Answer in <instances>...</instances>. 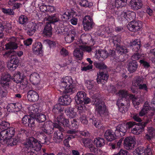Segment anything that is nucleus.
I'll list each match as a JSON object with an SVG mask.
<instances>
[{
	"mask_svg": "<svg viewBox=\"0 0 155 155\" xmlns=\"http://www.w3.org/2000/svg\"><path fill=\"white\" fill-rule=\"evenodd\" d=\"M46 134L43 131H39L37 134V139L33 137H30L24 142V145L26 147L30 148L32 147V150L36 151L41 150V144L48 145L49 143V139Z\"/></svg>",
	"mask_w": 155,
	"mask_h": 155,
	"instance_id": "obj_1",
	"label": "nucleus"
},
{
	"mask_svg": "<svg viewBox=\"0 0 155 155\" xmlns=\"http://www.w3.org/2000/svg\"><path fill=\"white\" fill-rule=\"evenodd\" d=\"M65 112L66 115L71 119L70 123H69V120L66 119L64 116L62 115L58 116L57 117V120L58 123L64 127H68L71 130H74L78 127L79 125L78 121L75 119H74L76 115V113L74 111L72 108H68L65 109Z\"/></svg>",
	"mask_w": 155,
	"mask_h": 155,
	"instance_id": "obj_2",
	"label": "nucleus"
},
{
	"mask_svg": "<svg viewBox=\"0 0 155 155\" xmlns=\"http://www.w3.org/2000/svg\"><path fill=\"white\" fill-rule=\"evenodd\" d=\"M110 41L112 42L114 46L116 48V50H110L109 54L114 59H117L116 56L120 57H124V55L127 53L128 51L125 47L121 46L120 43L121 42L120 38L119 36H115L112 37L110 39Z\"/></svg>",
	"mask_w": 155,
	"mask_h": 155,
	"instance_id": "obj_3",
	"label": "nucleus"
},
{
	"mask_svg": "<svg viewBox=\"0 0 155 155\" xmlns=\"http://www.w3.org/2000/svg\"><path fill=\"white\" fill-rule=\"evenodd\" d=\"M11 79V75L8 73L5 74L1 78L0 97L2 99L6 97L11 87L12 82Z\"/></svg>",
	"mask_w": 155,
	"mask_h": 155,
	"instance_id": "obj_4",
	"label": "nucleus"
},
{
	"mask_svg": "<svg viewBox=\"0 0 155 155\" xmlns=\"http://www.w3.org/2000/svg\"><path fill=\"white\" fill-rule=\"evenodd\" d=\"M61 89H64L65 93L72 94L75 90L74 83L71 76H67L62 78L59 83Z\"/></svg>",
	"mask_w": 155,
	"mask_h": 155,
	"instance_id": "obj_5",
	"label": "nucleus"
},
{
	"mask_svg": "<svg viewBox=\"0 0 155 155\" xmlns=\"http://www.w3.org/2000/svg\"><path fill=\"white\" fill-rule=\"evenodd\" d=\"M27 131L24 129L21 128L18 130L17 135L14 137H11L8 138L6 141L8 146H12L17 145L25 140L24 138L27 135Z\"/></svg>",
	"mask_w": 155,
	"mask_h": 155,
	"instance_id": "obj_6",
	"label": "nucleus"
},
{
	"mask_svg": "<svg viewBox=\"0 0 155 155\" xmlns=\"http://www.w3.org/2000/svg\"><path fill=\"white\" fill-rule=\"evenodd\" d=\"M95 105L96 113L98 116L104 117L108 115V109L104 102L99 98H96L93 101Z\"/></svg>",
	"mask_w": 155,
	"mask_h": 155,
	"instance_id": "obj_7",
	"label": "nucleus"
},
{
	"mask_svg": "<svg viewBox=\"0 0 155 155\" xmlns=\"http://www.w3.org/2000/svg\"><path fill=\"white\" fill-rule=\"evenodd\" d=\"M15 131L13 127H11L7 129H5L0 132V143L4 144L6 141L9 138L14 136Z\"/></svg>",
	"mask_w": 155,
	"mask_h": 155,
	"instance_id": "obj_8",
	"label": "nucleus"
},
{
	"mask_svg": "<svg viewBox=\"0 0 155 155\" xmlns=\"http://www.w3.org/2000/svg\"><path fill=\"white\" fill-rule=\"evenodd\" d=\"M127 0H115L114 4H111L110 7L111 8L113 15L116 17H118L120 14V12L118 10L119 8H121L126 5Z\"/></svg>",
	"mask_w": 155,
	"mask_h": 155,
	"instance_id": "obj_9",
	"label": "nucleus"
},
{
	"mask_svg": "<svg viewBox=\"0 0 155 155\" xmlns=\"http://www.w3.org/2000/svg\"><path fill=\"white\" fill-rule=\"evenodd\" d=\"M151 107H150V104L147 102L144 103L143 107L139 113V115L137 114H134L132 118L134 120L139 123H141L142 120L139 117L145 116L148 111H150Z\"/></svg>",
	"mask_w": 155,
	"mask_h": 155,
	"instance_id": "obj_10",
	"label": "nucleus"
},
{
	"mask_svg": "<svg viewBox=\"0 0 155 155\" xmlns=\"http://www.w3.org/2000/svg\"><path fill=\"white\" fill-rule=\"evenodd\" d=\"M75 101L77 104H88L91 102V100L86 97V93L84 91L78 92L75 97Z\"/></svg>",
	"mask_w": 155,
	"mask_h": 155,
	"instance_id": "obj_11",
	"label": "nucleus"
},
{
	"mask_svg": "<svg viewBox=\"0 0 155 155\" xmlns=\"http://www.w3.org/2000/svg\"><path fill=\"white\" fill-rule=\"evenodd\" d=\"M59 125V127L55 129V132L53 134V140L54 142L58 143L61 142L64 137V135L66 133V130Z\"/></svg>",
	"mask_w": 155,
	"mask_h": 155,
	"instance_id": "obj_12",
	"label": "nucleus"
},
{
	"mask_svg": "<svg viewBox=\"0 0 155 155\" xmlns=\"http://www.w3.org/2000/svg\"><path fill=\"white\" fill-rule=\"evenodd\" d=\"M135 17L136 14L135 12L126 11L121 13L119 19L122 22L126 23L131 20H133Z\"/></svg>",
	"mask_w": 155,
	"mask_h": 155,
	"instance_id": "obj_13",
	"label": "nucleus"
},
{
	"mask_svg": "<svg viewBox=\"0 0 155 155\" xmlns=\"http://www.w3.org/2000/svg\"><path fill=\"white\" fill-rule=\"evenodd\" d=\"M146 119L145 121L141 123H138L136 125L134 128L131 130L132 133L134 134L139 135L144 130V128L148 123L150 122V120L146 117Z\"/></svg>",
	"mask_w": 155,
	"mask_h": 155,
	"instance_id": "obj_14",
	"label": "nucleus"
},
{
	"mask_svg": "<svg viewBox=\"0 0 155 155\" xmlns=\"http://www.w3.org/2000/svg\"><path fill=\"white\" fill-rule=\"evenodd\" d=\"M127 27L130 31L135 32L140 30L142 25L140 21H136L132 20L129 22Z\"/></svg>",
	"mask_w": 155,
	"mask_h": 155,
	"instance_id": "obj_15",
	"label": "nucleus"
},
{
	"mask_svg": "<svg viewBox=\"0 0 155 155\" xmlns=\"http://www.w3.org/2000/svg\"><path fill=\"white\" fill-rule=\"evenodd\" d=\"M94 22L92 18L90 15H86L83 19L82 24L84 29L88 31L92 29L94 26Z\"/></svg>",
	"mask_w": 155,
	"mask_h": 155,
	"instance_id": "obj_16",
	"label": "nucleus"
},
{
	"mask_svg": "<svg viewBox=\"0 0 155 155\" xmlns=\"http://www.w3.org/2000/svg\"><path fill=\"white\" fill-rule=\"evenodd\" d=\"M19 59L15 55H11L10 61L8 64V69L11 71H14L19 65Z\"/></svg>",
	"mask_w": 155,
	"mask_h": 155,
	"instance_id": "obj_17",
	"label": "nucleus"
},
{
	"mask_svg": "<svg viewBox=\"0 0 155 155\" xmlns=\"http://www.w3.org/2000/svg\"><path fill=\"white\" fill-rule=\"evenodd\" d=\"M22 122L27 127L32 128L35 126V119L29 115H25L22 118Z\"/></svg>",
	"mask_w": 155,
	"mask_h": 155,
	"instance_id": "obj_18",
	"label": "nucleus"
},
{
	"mask_svg": "<svg viewBox=\"0 0 155 155\" xmlns=\"http://www.w3.org/2000/svg\"><path fill=\"white\" fill-rule=\"evenodd\" d=\"M150 152L151 153V155H152V153L150 145H148L147 146V147L146 148L145 147L140 146L137 148L133 152V155H146L147 153Z\"/></svg>",
	"mask_w": 155,
	"mask_h": 155,
	"instance_id": "obj_19",
	"label": "nucleus"
},
{
	"mask_svg": "<svg viewBox=\"0 0 155 155\" xmlns=\"http://www.w3.org/2000/svg\"><path fill=\"white\" fill-rule=\"evenodd\" d=\"M56 122L55 123L53 124L51 123H48L46 122L45 128L44 130V132L46 134H49L53 133L54 129H55L58 127H59V124L57 121V118L55 120Z\"/></svg>",
	"mask_w": 155,
	"mask_h": 155,
	"instance_id": "obj_20",
	"label": "nucleus"
},
{
	"mask_svg": "<svg viewBox=\"0 0 155 155\" xmlns=\"http://www.w3.org/2000/svg\"><path fill=\"white\" fill-rule=\"evenodd\" d=\"M6 108L9 112H18L21 109L22 105L21 103L18 102L10 103L7 106Z\"/></svg>",
	"mask_w": 155,
	"mask_h": 155,
	"instance_id": "obj_21",
	"label": "nucleus"
},
{
	"mask_svg": "<svg viewBox=\"0 0 155 155\" xmlns=\"http://www.w3.org/2000/svg\"><path fill=\"white\" fill-rule=\"evenodd\" d=\"M42 48L43 46L41 42H35L32 45V50L33 53L35 54L42 55L43 52Z\"/></svg>",
	"mask_w": 155,
	"mask_h": 155,
	"instance_id": "obj_22",
	"label": "nucleus"
},
{
	"mask_svg": "<svg viewBox=\"0 0 155 155\" xmlns=\"http://www.w3.org/2000/svg\"><path fill=\"white\" fill-rule=\"evenodd\" d=\"M109 78V75L107 71H100L97 74V81L98 83L104 82L106 83Z\"/></svg>",
	"mask_w": 155,
	"mask_h": 155,
	"instance_id": "obj_23",
	"label": "nucleus"
},
{
	"mask_svg": "<svg viewBox=\"0 0 155 155\" xmlns=\"http://www.w3.org/2000/svg\"><path fill=\"white\" fill-rule=\"evenodd\" d=\"M135 142L132 137H128L125 138L124 141V147L127 150L132 149L135 146Z\"/></svg>",
	"mask_w": 155,
	"mask_h": 155,
	"instance_id": "obj_24",
	"label": "nucleus"
},
{
	"mask_svg": "<svg viewBox=\"0 0 155 155\" xmlns=\"http://www.w3.org/2000/svg\"><path fill=\"white\" fill-rule=\"evenodd\" d=\"M127 130L125 124L122 123L116 127L115 133L117 135V137H120L124 135L125 133L127 132Z\"/></svg>",
	"mask_w": 155,
	"mask_h": 155,
	"instance_id": "obj_25",
	"label": "nucleus"
},
{
	"mask_svg": "<svg viewBox=\"0 0 155 155\" xmlns=\"http://www.w3.org/2000/svg\"><path fill=\"white\" fill-rule=\"evenodd\" d=\"M68 134H70L66 137L64 140V144L66 147H69V141L71 139L77 137L76 134L77 131L74 130H68L67 131Z\"/></svg>",
	"mask_w": 155,
	"mask_h": 155,
	"instance_id": "obj_26",
	"label": "nucleus"
},
{
	"mask_svg": "<svg viewBox=\"0 0 155 155\" xmlns=\"http://www.w3.org/2000/svg\"><path fill=\"white\" fill-rule=\"evenodd\" d=\"M104 136L105 138L108 141H112L116 139L117 135L112 130H107L104 133Z\"/></svg>",
	"mask_w": 155,
	"mask_h": 155,
	"instance_id": "obj_27",
	"label": "nucleus"
},
{
	"mask_svg": "<svg viewBox=\"0 0 155 155\" xmlns=\"http://www.w3.org/2000/svg\"><path fill=\"white\" fill-rule=\"evenodd\" d=\"M39 95L35 91L29 90L27 93V97L28 100L30 102H35L39 99Z\"/></svg>",
	"mask_w": 155,
	"mask_h": 155,
	"instance_id": "obj_28",
	"label": "nucleus"
},
{
	"mask_svg": "<svg viewBox=\"0 0 155 155\" xmlns=\"http://www.w3.org/2000/svg\"><path fill=\"white\" fill-rule=\"evenodd\" d=\"M71 101V99L68 94H65L60 97L58 99V103L61 106L69 105Z\"/></svg>",
	"mask_w": 155,
	"mask_h": 155,
	"instance_id": "obj_29",
	"label": "nucleus"
},
{
	"mask_svg": "<svg viewBox=\"0 0 155 155\" xmlns=\"http://www.w3.org/2000/svg\"><path fill=\"white\" fill-rule=\"evenodd\" d=\"M147 132L145 134V139L150 142L151 139L155 137V129L152 127H147Z\"/></svg>",
	"mask_w": 155,
	"mask_h": 155,
	"instance_id": "obj_30",
	"label": "nucleus"
},
{
	"mask_svg": "<svg viewBox=\"0 0 155 155\" xmlns=\"http://www.w3.org/2000/svg\"><path fill=\"white\" fill-rule=\"evenodd\" d=\"M40 80L39 75L37 73H33L31 74L30 76V82L33 85H36L38 84Z\"/></svg>",
	"mask_w": 155,
	"mask_h": 155,
	"instance_id": "obj_31",
	"label": "nucleus"
},
{
	"mask_svg": "<svg viewBox=\"0 0 155 155\" xmlns=\"http://www.w3.org/2000/svg\"><path fill=\"white\" fill-rule=\"evenodd\" d=\"M131 8L134 10H137L141 8L143 6L141 0H131L130 2Z\"/></svg>",
	"mask_w": 155,
	"mask_h": 155,
	"instance_id": "obj_32",
	"label": "nucleus"
},
{
	"mask_svg": "<svg viewBox=\"0 0 155 155\" xmlns=\"http://www.w3.org/2000/svg\"><path fill=\"white\" fill-rule=\"evenodd\" d=\"M64 108L59 104L54 105L52 108V112L54 114L55 118L56 116L61 114L63 112Z\"/></svg>",
	"mask_w": 155,
	"mask_h": 155,
	"instance_id": "obj_33",
	"label": "nucleus"
},
{
	"mask_svg": "<svg viewBox=\"0 0 155 155\" xmlns=\"http://www.w3.org/2000/svg\"><path fill=\"white\" fill-rule=\"evenodd\" d=\"M138 64L135 61H130L127 65V67L128 71L130 73L135 72L137 68Z\"/></svg>",
	"mask_w": 155,
	"mask_h": 155,
	"instance_id": "obj_34",
	"label": "nucleus"
},
{
	"mask_svg": "<svg viewBox=\"0 0 155 155\" xmlns=\"http://www.w3.org/2000/svg\"><path fill=\"white\" fill-rule=\"evenodd\" d=\"M11 81H13L14 82L16 83H19L20 82L26 80V79L22 75V74L20 72L18 71L17 73H15L14 75V78L11 77Z\"/></svg>",
	"mask_w": 155,
	"mask_h": 155,
	"instance_id": "obj_35",
	"label": "nucleus"
},
{
	"mask_svg": "<svg viewBox=\"0 0 155 155\" xmlns=\"http://www.w3.org/2000/svg\"><path fill=\"white\" fill-rule=\"evenodd\" d=\"M94 145L97 147L101 148L105 145L106 141L104 138L98 137L95 138L94 139Z\"/></svg>",
	"mask_w": 155,
	"mask_h": 155,
	"instance_id": "obj_36",
	"label": "nucleus"
},
{
	"mask_svg": "<svg viewBox=\"0 0 155 155\" xmlns=\"http://www.w3.org/2000/svg\"><path fill=\"white\" fill-rule=\"evenodd\" d=\"M76 13L73 11H67L61 15V17L63 21H67L71 17L73 18L74 15H76Z\"/></svg>",
	"mask_w": 155,
	"mask_h": 155,
	"instance_id": "obj_37",
	"label": "nucleus"
},
{
	"mask_svg": "<svg viewBox=\"0 0 155 155\" xmlns=\"http://www.w3.org/2000/svg\"><path fill=\"white\" fill-rule=\"evenodd\" d=\"M52 28L51 24L47 23L45 26L43 31V34L44 36L50 37L52 35Z\"/></svg>",
	"mask_w": 155,
	"mask_h": 155,
	"instance_id": "obj_38",
	"label": "nucleus"
},
{
	"mask_svg": "<svg viewBox=\"0 0 155 155\" xmlns=\"http://www.w3.org/2000/svg\"><path fill=\"white\" fill-rule=\"evenodd\" d=\"M90 115L89 120L90 122L96 128H101L102 127V124L100 121L95 118L93 114H91Z\"/></svg>",
	"mask_w": 155,
	"mask_h": 155,
	"instance_id": "obj_39",
	"label": "nucleus"
},
{
	"mask_svg": "<svg viewBox=\"0 0 155 155\" xmlns=\"http://www.w3.org/2000/svg\"><path fill=\"white\" fill-rule=\"evenodd\" d=\"M123 141V139L121 138L119 140H115L114 143H110L109 145L113 149H118L122 146Z\"/></svg>",
	"mask_w": 155,
	"mask_h": 155,
	"instance_id": "obj_40",
	"label": "nucleus"
},
{
	"mask_svg": "<svg viewBox=\"0 0 155 155\" xmlns=\"http://www.w3.org/2000/svg\"><path fill=\"white\" fill-rule=\"evenodd\" d=\"M48 21L47 23H49L51 25V24L54 25L55 23L58 22L60 21L58 15L57 14H54L53 15H49L48 18Z\"/></svg>",
	"mask_w": 155,
	"mask_h": 155,
	"instance_id": "obj_41",
	"label": "nucleus"
},
{
	"mask_svg": "<svg viewBox=\"0 0 155 155\" xmlns=\"http://www.w3.org/2000/svg\"><path fill=\"white\" fill-rule=\"evenodd\" d=\"M73 54L74 56L77 60H81L83 58V52L81 49H76L74 51Z\"/></svg>",
	"mask_w": 155,
	"mask_h": 155,
	"instance_id": "obj_42",
	"label": "nucleus"
},
{
	"mask_svg": "<svg viewBox=\"0 0 155 155\" xmlns=\"http://www.w3.org/2000/svg\"><path fill=\"white\" fill-rule=\"evenodd\" d=\"M79 5L85 8H90L93 5L92 2H89L87 0H79Z\"/></svg>",
	"mask_w": 155,
	"mask_h": 155,
	"instance_id": "obj_43",
	"label": "nucleus"
},
{
	"mask_svg": "<svg viewBox=\"0 0 155 155\" xmlns=\"http://www.w3.org/2000/svg\"><path fill=\"white\" fill-rule=\"evenodd\" d=\"M5 49H16L18 47V44L15 42V41H11L7 43L5 45Z\"/></svg>",
	"mask_w": 155,
	"mask_h": 155,
	"instance_id": "obj_44",
	"label": "nucleus"
},
{
	"mask_svg": "<svg viewBox=\"0 0 155 155\" xmlns=\"http://www.w3.org/2000/svg\"><path fill=\"white\" fill-rule=\"evenodd\" d=\"M34 118L38 122H44L46 119V115L41 113L37 114Z\"/></svg>",
	"mask_w": 155,
	"mask_h": 155,
	"instance_id": "obj_45",
	"label": "nucleus"
},
{
	"mask_svg": "<svg viewBox=\"0 0 155 155\" xmlns=\"http://www.w3.org/2000/svg\"><path fill=\"white\" fill-rule=\"evenodd\" d=\"M29 109L31 113L33 114H37V113L40 112L41 111L40 107L36 104H33L30 106Z\"/></svg>",
	"mask_w": 155,
	"mask_h": 155,
	"instance_id": "obj_46",
	"label": "nucleus"
},
{
	"mask_svg": "<svg viewBox=\"0 0 155 155\" xmlns=\"http://www.w3.org/2000/svg\"><path fill=\"white\" fill-rule=\"evenodd\" d=\"M143 83V80L142 79L140 76H137L133 80L132 85L134 87H137Z\"/></svg>",
	"mask_w": 155,
	"mask_h": 155,
	"instance_id": "obj_47",
	"label": "nucleus"
},
{
	"mask_svg": "<svg viewBox=\"0 0 155 155\" xmlns=\"http://www.w3.org/2000/svg\"><path fill=\"white\" fill-rule=\"evenodd\" d=\"M95 47L92 46H81V49L83 52H87L88 53L93 52V51H95Z\"/></svg>",
	"mask_w": 155,
	"mask_h": 155,
	"instance_id": "obj_48",
	"label": "nucleus"
},
{
	"mask_svg": "<svg viewBox=\"0 0 155 155\" xmlns=\"http://www.w3.org/2000/svg\"><path fill=\"white\" fill-rule=\"evenodd\" d=\"M96 54L98 55L97 56L99 58H103V60L106 58L107 57L108 53L105 50H98L97 51L96 50Z\"/></svg>",
	"mask_w": 155,
	"mask_h": 155,
	"instance_id": "obj_49",
	"label": "nucleus"
},
{
	"mask_svg": "<svg viewBox=\"0 0 155 155\" xmlns=\"http://www.w3.org/2000/svg\"><path fill=\"white\" fill-rule=\"evenodd\" d=\"M28 21V18L25 15H21L18 18V22L20 24L25 25L26 24Z\"/></svg>",
	"mask_w": 155,
	"mask_h": 155,
	"instance_id": "obj_50",
	"label": "nucleus"
},
{
	"mask_svg": "<svg viewBox=\"0 0 155 155\" xmlns=\"http://www.w3.org/2000/svg\"><path fill=\"white\" fill-rule=\"evenodd\" d=\"M84 104H78L76 108L77 109V112L80 115L84 114L85 111V106Z\"/></svg>",
	"mask_w": 155,
	"mask_h": 155,
	"instance_id": "obj_51",
	"label": "nucleus"
},
{
	"mask_svg": "<svg viewBox=\"0 0 155 155\" xmlns=\"http://www.w3.org/2000/svg\"><path fill=\"white\" fill-rule=\"evenodd\" d=\"M37 25L36 24H34L31 28L28 29L27 33L28 35L32 36L35 33L37 28Z\"/></svg>",
	"mask_w": 155,
	"mask_h": 155,
	"instance_id": "obj_52",
	"label": "nucleus"
},
{
	"mask_svg": "<svg viewBox=\"0 0 155 155\" xmlns=\"http://www.w3.org/2000/svg\"><path fill=\"white\" fill-rule=\"evenodd\" d=\"M17 83L18 84L16 86V87L19 89V91H21L27 87V82L26 80Z\"/></svg>",
	"mask_w": 155,
	"mask_h": 155,
	"instance_id": "obj_53",
	"label": "nucleus"
},
{
	"mask_svg": "<svg viewBox=\"0 0 155 155\" xmlns=\"http://www.w3.org/2000/svg\"><path fill=\"white\" fill-rule=\"evenodd\" d=\"M81 141L86 148H87L93 143L92 140L89 138H82Z\"/></svg>",
	"mask_w": 155,
	"mask_h": 155,
	"instance_id": "obj_54",
	"label": "nucleus"
},
{
	"mask_svg": "<svg viewBox=\"0 0 155 155\" xmlns=\"http://www.w3.org/2000/svg\"><path fill=\"white\" fill-rule=\"evenodd\" d=\"M23 146V148L25 151V155H37L36 152L33 151V150H32V147L29 148V147H26L24 144Z\"/></svg>",
	"mask_w": 155,
	"mask_h": 155,
	"instance_id": "obj_55",
	"label": "nucleus"
},
{
	"mask_svg": "<svg viewBox=\"0 0 155 155\" xmlns=\"http://www.w3.org/2000/svg\"><path fill=\"white\" fill-rule=\"evenodd\" d=\"M10 126V124L5 120L0 121V130H3L5 129H7Z\"/></svg>",
	"mask_w": 155,
	"mask_h": 155,
	"instance_id": "obj_56",
	"label": "nucleus"
},
{
	"mask_svg": "<svg viewBox=\"0 0 155 155\" xmlns=\"http://www.w3.org/2000/svg\"><path fill=\"white\" fill-rule=\"evenodd\" d=\"M94 64L95 67L100 70V71H105L104 70L106 69L107 67L103 63L94 62Z\"/></svg>",
	"mask_w": 155,
	"mask_h": 155,
	"instance_id": "obj_57",
	"label": "nucleus"
},
{
	"mask_svg": "<svg viewBox=\"0 0 155 155\" xmlns=\"http://www.w3.org/2000/svg\"><path fill=\"white\" fill-rule=\"evenodd\" d=\"M154 97L152 99L151 104V105L153 107V109H152V108L150 106V107H151L150 110L149 112L150 113V115L152 117L153 116L155 113V93L154 94Z\"/></svg>",
	"mask_w": 155,
	"mask_h": 155,
	"instance_id": "obj_58",
	"label": "nucleus"
},
{
	"mask_svg": "<svg viewBox=\"0 0 155 155\" xmlns=\"http://www.w3.org/2000/svg\"><path fill=\"white\" fill-rule=\"evenodd\" d=\"M85 84L87 88L89 90H92L94 91V83L93 81H87Z\"/></svg>",
	"mask_w": 155,
	"mask_h": 155,
	"instance_id": "obj_59",
	"label": "nucleus"
},
{
	"mask_svg": "<svg viewBox=\"0 0 155 155\" xmlns=\"http://www.w3.org/2000/svg\"><path fill=\"white\" fill-rule=\"evenodd\" d=\"M75 35L72 33L68 34L65 37V40L67 43H70L72 42L74 38Z\"/></svg>",
	"mask_w": 155,
	"mask_h": 155,
	"instance_id": "obj_60",
	"label": "nucleus"
},
{
	"mask_svg": "<svg viewBox=\"0 0 155 155\" xmlns=\"http://www.w3.org/2000/svg\"><path fill=\"white\" fill-rule=\"evenodd\" d=\"M118 94L120 97L126 99L128 96V93L126 90H121L118 92Z\"/></svg>",
	"mask_w": 155,
	"mask_h": 155,
	"instance_id": "obj_61",
	"label": "nucleus"
},
{
	"mask_svg": "<svg viewBox=\"0 0 155 155\" xmlns=\"http://www.w3.org/2000/svg\"><path fill=\"white\" fill-rule=\"evenodd\" d=\"M105 31V28L104 27H101L99 28V29L96 32V34L98 36L103 37Z\"/></svg>",
	"mask_w": 155,
	"mask_h": 155,
	"instance_id": "obj_62",
	"label": "nucleus"
},
{
	"mask_svg": "<svg viewBox=\"0 0 155 155\" xmlns=\"http://www.w3.org/2000/svg\"><path fill=\"white\" fill-rule=\"evenodd\" d=\"M87 148H88L91 152L94 153L95 154L98 153V147H95L92 143Z\"/></svg>",
	"mask_w": 155,
	"mask_h": 155,
	"instance_id": "obj_63",
	"label": "nucleus"
},
{
	"mask_svg": "<svg viewBox=\"0 0 155 155\" xmlns=\"http://www.w3.org/2000/svg\"><path fill=\"white\" fill-rule=\"evenodd\" d=\"M2 11L4 14L9 15H12L14 14V12L13 10L11 9H6L4 8H2Z\"/></svg>",
	"mask_w": 155,
	"mask_h": 155,
	"instance_id": "obj_64",
	"label": "nucleus"
}]
</instances>
